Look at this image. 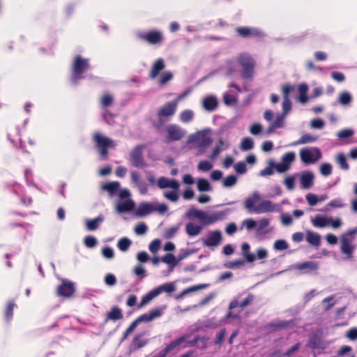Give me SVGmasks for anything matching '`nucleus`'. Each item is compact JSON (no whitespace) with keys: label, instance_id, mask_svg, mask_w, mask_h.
Listing matches in <instances>:
<instances>
[{"label":"nucleus","instance_id":"nucleus-1","mask_svg":"<svg viewBox=\"0 0 357 357\" xmlns=\"http://www.w3.org/2000/svg\"><path fill=\"white\" fill-rule=\"evenodd\" d=\"M225 215V211H216L208 215L206 212L204 211L196 209L194 208H190L185 213V216L189 220L197 218L200 221L201 224L203 225H210L216 222L218 220H221L224 218Z\"/></svg>","mask_w":357,"mask_h":357},{"label":"nucleus","instance_id":"nucleus-2","mask_svg":"<svg viewBox=\"0 0 357 357\" xmlns=\"http://www.w3.org/2000/svg\"><path fill=\"white\" fill-rule=\"evenodd\" d=\"M236 61L242 68L241 77L243 79H250L253 77L255 72V61L252 56L248 53L239 54Z\"/></svg>","mask_w":357,"mask_h":357},{"label":"nucleus","instance_id":"nucleus-3","mask_svg":"<svg viewBox=\"0 0 357 357\" xmlns=\"http://www.w3.org/2000/svg\"><path fill=\"white\" fill-rule=\"evenodd\" d=\"M89 68V59L77 55L74 59L72 68L70 82L73 85H77L79 79H84L82 73Z\"/></svg>","mask_w":357,"mask_h":357},{"label":"nucleus","instance_id":"nucleus-4","mask_svg":"<svg viewBox=\"0 0 357 357\" xmlns=\"http://www.w3.org/2000/svg\"><path fill=\"white\" fill-rule=\"evenodd\" d=\"M321 156V152L317 147H305L300 150L301 160L307 165L316 163Z\"/></svg>","mask_w":357,"mask_h":357},{"label":"nucleus","instance_id":"nucleus-5","mask_svg":"<svg viewBox=\"0 0 357 357\" xmlns=\"http://www.w3.org/2000/svg\"><path fill=\"white\" fill-rule=\"evenodd\" d=\"M93 140L96 148L99 151L102 159H105L108 154L109 144L112 143V139L102 135L100 132H95Z\"/></svg>","mask_w":357,"mask_h":357},{"label":"nucleus","instance_id":"nucleus-6","mask_svg":"<svg viewBox=\"0 0 357 357\" xmlns=\"http://www.w3.org/2000/svg\"><path fill=\"white\" fill-rule=\"evenodd\" d=\"M167 306L165 305L158 306L155 308L151 309L148 312L144 313L139 316L135 321H133L137 326L142 322H149L152 320L161 317Z\"/></svg>","mask_w":357,"mask_h":357},{"label":"nucleus","instance_id":"nucleus-7","mask_svg":"<svg viewBox=\"0 0 357 357\" xmlns=\"http://www.w3.org/2000/svg\"><path fill=\"white\" fill-rule=\"evenodd\" d=\"M137 37L148 42L151 45H158L164 40L162 33L157 29L151 30L146 32H139Z\"/></svg>","mask_w":357,"mask_h":357},{"label":"nucleus","instance_id":"nucleus-8","mask_svg":"<svg viewBox=\"0 0 357 357\" xmlns=\"http://www.w3.org/2000/svg\"><path fill=\"white\" fill-rule=\"evenodd\" d=\"M144 148V144H139L130 153V160L135 167L144 168L146 166L142 155V151Z\"/></svg>","mask_w":357,"mask_h":357},{"label":"nucleus","instance_id":"nucleus-9","mask_svg":"<svg viewBox=\"0 0 357 357\" xmlns=\"http://www.w3.org/2000/svg\"><path fill=\"white\" fill-rule=\"evenodd\" d=\"M211 130L210 128H206L195 134L191 135L190 136V141L194 142L199 139L198 147L207 149L213 142V139L211 137L206 136V135L211 132Z\"/></svg>","mask_w":357,"mask_h":357},{"label":"nucleus","instance_id":"nucleus-10","mask_svg":"<svg viewBox=\"0 0 357 357\" xmlns=\"http://www.w3.org/2000/svg\"><path fill=\"white\" fill-rule=\"evenodd\" d=\"M167 139L169 141H179L186 134L185 130L182 129L176 124H169L166 127Z\"/></svg>","mask_w":357,"mask_h":357},{"label":"nucleus","instance_id":"nucleus-11","mask_svg":"<svg viewBox=\"0 0 357 357\" xmlns=\"http://www.w3.org/2000/svg\"><path fill=\"white\" fill-rule=\"evenodd\" d=\"M75 291V284L67 279H63L61 284L57 288V294L61 297L69 298Z\"/></svg>","mask_w":357,"mask_h":357},{"label":"nucleus","instance_id":"nucleus-12","mask_svg":"<svg viewBox=\"0 0 357 357\" xmlns=\"http://www.w3.org/2000/svg\"><path fill=\"white\" fill-rule=\"evenodd\" d=\"M222 239V233L220 230L209 231L207 236L202 239L203 244L206 247H216Z\"/></svg>","mask_w":357,"mask_h":357},{"label":"nucleus","instance_id":"nucleus-13","mask_svg":"<svg viewBox=\"0 0 357 357\" xmlns=\"http://www.w3.org/2000/svg\"><path fill=\"white\" fill-rule=\"evenodd\" d=\"M281 211L280 204H273L269 200H264L255 208V213L261 214L268 212H279Z\"/></svg>","mask_w":357,"mask_h":357},{"label":"nucleus","instance_id":"nucleus-14","mask_svg":"<svg viewBox=\"0 0 357 357\" xmlns=\"http://www.w3.org/2000/svg\"><path fill=\"white\" fill-rule=\"evenodd\" d=\"M135 208V202L132 199L119 200L115 206L117 213L123 214L132 212Z\"/></svg>","mask_w":357,"mask_h":357},{"label":"nucleus","instance_id":"nucleus-15","mask_svg":"<svg viewBox=\"0 0 357 357\" xmlns=\"http://www.w3.org/2000/svg\"><path fill=\"white\" fill-rule=\"evenodd\" d=\"M176 106L177 100H172L165 103L158 111L157 116L168 119V118L174 114L176 109Z\"/></svg>","mask_w":357,"mask_h":357},{"label":"nucleus","instance_id":"nucleus-16","mask_svg":"<svg viewBox=\"0 0 357 357\" xmlns=\"http://www.w3.org/2000/svg\"><path fill=\"white\" fill-rule=\"evenodd\" d=\"M236 32L242 38L261 37L264 36L263 32L257 28L239 26L236 28Z\"/></svg>","mask_w":357,"mask_h":357},{"label":"nucleus","instance_id":"nucleus-17","mask_svg":"<svg viewBox=\"0 0 357 357\" xmlns=\"http://www.w3.org/2000/svg\"><path fill=\"white\" fill-rule=\"evenodd\" d=\"M307 346L312 349H324L326 347L321 335L315 333L309 336Z\"/></svg>","mask_w":357,"mask_h":357},{"label":"nucleus","instance_id":"nucleus-18","mask_svg":"<svg viewBox=\"0 0 357 357\" xmlns=\"http://www.w3.org/2000/svg\"><path fill=\"white\" fill-rule=\"evenodd\" d=\"M154 211V204L149 202H142L135 211V215L137 217H144Z\"/></svg>","mask_w":357,"mask_h":357},{"label":"nucleus","instance_id":"nucleus-19","mask_svg":"<svg viewBox=\"0 0 357 357\" xmlns=\"http://www.w3.org/2000/svg\"><path fill=\"white\" fill-rule=\"evenodd\" d=\"M142 335H135L128 347V355L130 356L132 353L144 347L147 344V340L141 339Z\"/></svg>","mask_w":357,"mask_h":357},{"label":"nucleus","instance_id":"nucleus-20","mask_svg":"<svg viewBox=\"0 0 357 357\" xmlns=\"http://www.w3.org/2000/svg\"><path fill=\"white\" fill-rule=\"evenodd\" d=\"M104 220L105 216L102 214H100L93 219H86L84 223L86 229L93 231L97 230Z\"/></svg>","mask_w":357,"mask_h":357},{"label":"nucleus","instance_id":"nucleus-21","mask_svg":"<svg viewBox=\"0 0 357 357\" xmlns=\"http://www.w3.org/2000/svg\"><path fill=\"white\" fill-rule=\"evenodd\" d=\"M314 174L310 171H304L301 173L300 177L301 186L303 189H308L312 185L314 182Z\"/></svg>","mask_w":357,"mask_h":357},{"label":"nucleus","instance_id":"nucleus-22","mask_svg":"<svg viewBox=\"0 0 357 357\" xmlns=\"http://www.w3.org/2000/svg\"><path fill=\"white\" fill-rule=\"evenodd\" d=\"M203 107L208 112H213L218 106V101L214 95H209L205 97L202 102Z\"/></svg>","mask_w":357,"mask_h":357},{"label":"nucleus","instance_id":"nucleus-23","mask_svg":"<svg viewBox=\"0 0 357 357\" xmlns=\"http://www.w3.org/2000/svg\"><path fill=\"white\" fill-rule=\"evenodd\" d=\"M294 268L302 271L305 273H310L318 269V264L316 261H307L303 263L297 264L294 266Z\"/></svg>","mask_w":357,"mask_h":357},{"label":"nucleus","instance_id":"nucleus-24","mask_svg":"<svg viewBox=\"0 0 357 357\" xmlns=\"http://www.w3.org/2000/svg\"><path fill=\"white\" fill-rule=\"evenodd\" d=\"M340 244L341 252L346 255L348 258H351L353 257L354 246L351 245V240L349 238H345V237L340 238Z\"/></svg>","mask_w":357,"mask_h":357},{"label":"nucleus","instance_id":"nucleus-25","mask_svg":"<svg viewBox=\"0 0 357 357\" xmlns=\"http://www.w3.org/2000/svg\"><path fill=\"white\" fill-rule=\"evenodd\" d=\"M255 299V296L252 294H249L248 296L241 302H238L237 299H233L229 305V310H233L237 307L241 308H243L248 305H249Z\"/></svg>","mask_w":357,"mask_h":357},{"label":"nucleus","instance_id":"nucleus-26","mask_svg":"<svg viewBox=\"0 0 357 357\" xmlns=\"http://www.w3.org/2000/svg\"><path fill=\"white\" fill-rule=\"evenodd\" d=\"M122 318L123 314L121 310L118 306H114L111 308L110 311L107 312L103 324H105L109 320L115 321Z\"/></svg>","mask_w":357,"mask_h":357},{"label":"nucleus","instance_id":"nucleus-27","mask_svg":"<svg viewBox=\"0 0 357 357\" xmlns=\"http://www.w3.org/2000/svg\"><path fill=\"white\" fill-rule=\"evenodd\" d=\"M260 199V195L258 192L255 191L253 192L252 197H248L245 200V207L250 212L255 213V202Z\"/></svg>","mask_w":357,"mask_h":357},{"label":"nucleus","instance_id":"nucleus-28","mask_svg":"<svg viewBox=\"0 0 357 357\" xmlns=\"http://www.w3.org/2000/svg\"><path fill=\"white\" fill-rule=\"evenodd\" d=\"M153 290L157 296L162 292L171 294L176 290L175 282H170L164 283V284L154 288Z\"/></svg>","mask_w":357,"mask_h":357},{"label":"nucleus","instance_id":"nucleus-29","mask_svg":"<svg viewBox=\"0 0 357 357\" xmlns=\"http://www.w3.org/2000/svg\"><path fill=\"white\" fill-rule=\"evenodd\" d=\"M346 206L341 198H335L328 202L324 208L319 210L321 212H329L333 208H341Z\"/></svg>","mask_w":357,"mask_h":357},{"label":"nucleus","instance_id":"nucleus-30","mask_svg":"<svg viewBox=\"0 0 357 357\" xmlns=\"http://www.w3.org/2000/svg\"><path fill=\"white\" fill-rule=\"evenodd\" d=\"M165 62L163 59L159 58L153 63L151 70L150 71L149 76L151 79L155 78L160 72L165 68Z\"/></svg>","mask_w":357,"mask_h":357},{"label":"nucleus","instance_id":"nucleus-31","mask_svg":"<svg viewBox=\"0 0 357 357\" xmlns=\"http://www.w3.org/2000/svg\"><path fill=\"white\" fill-rule=\"evenodd\" d=\"M298 101L301 102V104H305L308 100V96H307V91H308V86L305 83H303L299 84L298 86Z\"/></svg>","mask_w":357,"mask_h":357},{"label":"nucleus","instance_id":"nucleus-32","mask_svg":"<svg viewBox=\"0 0 357 357\" xmlns=\"http://www.w3.org/2000/svg\"><path fill=\"white\" fill-rule=\"evenodd\" d=\"M6 188L11 193L20 197L24 192V188L17 182L7 183L5 185Z\"/></svg>","mask_w":357,"mask_h":357},{"label":"nucleus","instance_id":"nucleus-33","mask_svg":"<svg viewBox=\"0 0 357 357\" xmlns=\"http://www.w3.org/2000/svg\"><path fill=\"white\" fill-rule=\"evenodd\" d=\"M250 246L248 243H243L241 245L242 255L248 263H252L256 260L255 255L251 253Z\"/></svg>","mask_w":357,"mask_h":357},{"label":"nucleus","instance_id":"nucleus-34","mask_svg":"<svg viewBox=\"0 0 357 357\" xmlns=\"http://www.w3.org/2000/svg\"><path fill=\"white\" fill-rule=\"evenodd\" d=\"M120 188V183L119 181L107 182L102 185V189L109 193L113 197Z\"/></svg>","mask_w":357,"mask_h":357},{"label":"nucleus","instance_id":"nucleus-35","mask_svg":"<svg viewBox=\"0 0 357 357\" xmlns=\"http://www.w3.org/2000/svg\"><path fill=\"white\" fill-rule=\"evenodd\" d=\"M328 217L317 215L314 218H312L311 222L314 227L324 228L328 225Z\"/></svg>","mask_w":357,"mask_h":357},{"label":"nucleus","instance_id":"nucleus-36","mask_svg":"<svg viewBox=\"0 0 357 357\" xmlns=\"http://www.w3.org/2000/svg\"><path fill=\"white\" fill-rule=\"evenodd\" d=\"M306 241L308 243L314 246H319L321 243V236L314 231H307Z\"/></svg>","mask_w":357,"mask_h":357},{"label":"nucleus","instance_id":"nucleus-37","mask_svg":"<svg viewBox=\"0 0 357 357\" xmlns=\"http://www.w3.org/2000/svg\"><path fill=\"white\" fill-rule=\"evenodd\" d=\"M202 230L201 225H197L193 222H188L185 225V231L189 236H196Z\"/></svg>","mask_w":357,"mask_h":357},{"label":"nucleus","instance_id":"nucleus-38","mask_svg":"<svg viewBox=\"0 0 357 357\" xmlns=\"http://www.w3.org/2000/svg\"><path fill=\"white\" fill-rule=\"evenodd\" d=\"M225 63L226 65L225 66L220 67L218 70H225V75L231 77L236 71L235 62L233 60H227Z\"/></svg>","mask_w":357,"mask_h":357},{"label":"nucleus","instance_id":"nucleus-39","mask_svg":"<svg viewBox=\"0 0 357 357\" xmlns=\"http://www.w3.org/2000/svg\"><path fill=\"white\" fill-rule=\"evenodd\" d=\"M197 188L199 192H210L212 190L211 183L204 178H199L197 180Z\"/></svg>","mask_w":357,"mask_h":357},{"label":"nucleus","instance_id":"nucleus-40","mask_svg":"<svg viewBox=\"0 0 357 357\" xmlns=\"http://www.w3.org/2000/svg\"><path fill=\"white\" fill-rule=\"evenodd\" d=\"M161 261L167 264L169 266H171L172 268H174L178 263L177 257L172 253H167L162 257Z\"/></svg>","mask_w":357,"mask_h":357},{"label":"nucleus","instance_id":"nucleus-41","mask_svg":"<svg viewBox=\"0 0 357 357\" xmlns=\"http://www.w3.org/2000/svg\"><path fill=\"white\" fill-rule=\"evenodd\" d=\"M240 148L243 151H247L254 148V141L251 137H246L243 138Z\"/></svg>","mask_w":357,"mask_h":357},{"label":"nucleus","instance_id":"nucleus-42","mask_svg":"<svg viewBox=\"0 0 357 357\" xmlns=\"http://www.w3.org/2000/svg\"><path fill=\"white\" fill-rule=\"evenodd\" d=\"M132 244V241L128 237L120 238L117 243V248L122 252H126Z\"/></svg>","mask_w":357,"mask_h":357},{"label":"nucleus","instance_id":"nucleus-43","mask_svg":"<svg viewBox=\"0 0 357 357\" xmlns=\"http://www.w3.org/2000/svg\"><path fill=\"white\" fill-rule=\"evenodd\" d=\"M238 181V178L234 174H230L224 178L222 180V185L225 188H231L234 186Z\"/></svg>","mask_w":357,"mask_h":357},{"label":"nucleus","instance_id":"nucleus-44","mask_svg":"<svg viewBox=\"0 0 357 357\" xmlns=\"http://www.w3.org/2000/svg\"><path fill=\"white\" fill-rule=\"evenodd\" d=\"M156 296H156L153 289H151L150 291H149L147 294H146L144 296H142L140 303L138 305V308H140V307H143L144 305H146Z\"/></svg>","mask_w":357,"mask_h":357},{"label":"nucleus","instance_id":"nucleus-45","mask_svg":"<svg viewBox=\"0 0 357 357\" xmlns=\"http://www.w3.org/2000/svg\"><path fill=\"white\" fill-rule=\"evenodd\" d=\"M181 225V222H179L177 225H174V226L167 229L164 234L165 238H166V239L172 238L175 236V234L177 233Z\"/></svg>","mask_w":357,"mask_h":357},{"label":"nucleus","instance_id":"nucleus-46","mask_svg":"<svg viewBox=\"0 0 357 357\" xmlns=\"http://www.w3.org/2000/svg\"><path fill=\"white\" fill-rule=\"evenodd\" d=\"M24 178H25L26 183L28 186H32L38 190H40V188H38L37 184L35 183L33 181V172L31 169H26L24 170Z\"/></svg>","mask_w":357,"mask_h":357},{"label":"nucleus","instance_id":"nucleus-47","mask_svg":"<svg viewBox=\"0 0 357 357\" xmlns=\"http://www.w3.org/2000/svg\"><path fill=\"white\" fill-rule=\"evenodd\" d=\"M168 119H165L162 117H158L157 120H151V123L153 128L158 132H160L162 128L165 126V123L166 121H167Z\"/></svg>","mask_w":357,"mask_h":357},{"label":"nucleus","instance_id":"nucleus-48","mask_svg":"<svg viewBox=\"0 0 357 357\" xmlns=\"http://www.w3.org/2000/svg\"><path fill=\"white\" fill-rule=\"evenodd\" d=\"M223 102L227 106H231L237 103V97L226 92L223 95Z\"/></svg>","mask_w":357,"mask_h":357},{"label":"nucleus","instance_id":"nucleus-49","mask_svg":"<svg viewBox=\"0 0 357 357\" xmlns=\"http://www.w3.org/2000/svg\"><path fill=\"white\" fill-rule=\"evenodd\" d=\"M275 161L271 160L268 162V166L261 170L259 173V176H267L273 174L274 173V166Z\"/></svg>","mask_w":357,"mask_h":357},{"label":"nucleus","instance_id":"nucleus-50","mask_svg":"<svg viewBox=\"0 0 357 357\" xmlns=\"http://www.w3.org/2000/svg\"><path fill=\"white\" fill-rule=\"evenodd\" d=\"M337 162L343 170H348L349 166L347 163V158L343 153H340L337 155Z\"/></svg>","mask_w":357,"mask_h":357},{"label":"nucleus","instance_id":"nucleus-51","mask_svg":"<svg viewBox=\"0 0 357 357\" xmlns=\"http://www.w3.org/2000/svg\"><path fill=\"white\" fill-rule=\"evenodd\" d=\"M295 153L290 151L288 153H286L283 155L282 158V162L284 163L289 168H290L291 164L295 160Z\"/></svg>","mask_w":357,"mask_h":357},{"label":"nucleus","instance_id":"nucleus-52","mask_svg":"<svg viewBox=\"0 0 357 357\" xmlns=\"http://www.w3.org/2000/svg\"><path fill=\"white\" fill-rule=\"evenodd\" d=\"M194 113L190 109H185L180 114V120L184 123H188L193 119Z\"/></svg>","mask_w":357,"mask_h":357},{"label":"nucleus","instance_id":"nucleus-53","mask_svg":"<svg viewBox=\"0 0 357 357\" xmlns=\"http://www.w3.org/2000/svg\"><path fill=\"white\" fill-rule=\"evenodd\" d=\"M289 248L288 243L284 239H279L275 241L273 249L278 251H283Z\"/></svg>","mask_w":357,"mask_h":357},{"label":"nucleus","instance_id":"nucleus-54","mask_svg":"<svg viewBox=\"0 0 357 357\" xmlns=\"http://www.w3.org/2000/svg\"><path fill=\"white\" fill-rule=\"evenodd\" d=\"M352 98L351 94L347 91H344L340 94L339 102L342 105H349L351 102Z\"/></svg>","mask_w":357,"mask_h":357},{"label":"nucleus","instance_id":"nucleus-55","mask_svg":"<svg viewBox=\"0 0 357 357\" xmlns=\"http://www.w3.org/2000/svg\"><path fill=\"white\" fill-rule=\"evenodd\" d=\"M354 135V131L351 128H346L337 133V137L341 139H348Z\"/></svg>","mask_w":357,"mask_h":357},{"label":"nucleus","instance_id":"nucleus-56","mask_svg":"<svg viewBox=\"0 0 357 357\" xmlns=\"http://www.w3.org/2000/svg\"><path fill=\"white\" fill-rule=\"evenodd\" d=\"M84 244L88 248H93L98 244L97 238L93 236H87L84 239Z\"/></svg>","mask_w":357,"mask_h":357},{"label":"nucleus","instance_id":"nucleus-57","mask_svg":"<svg viewBox=\"0 0 357 357\" xmlns=\"http://www.w3.org/2000/svg\"><path fill=\"white\" fill-rule=\"evenodd\" d=\"M235 172L240 175L244 174L247 172V166L244 161L236 162L234 165Z\"/></svg>","mask_w":357,"mask_h":357},{"label":"nucleus","instance_id":"nucleus-58","mask_svg":"<svg viewBox=\"0 0 357 357\" xmlns=\"http://www.w3.org/2000/svg\"><path fill=\"white\" fill-rule=\"evenodd\" d=\"M102 291L100 289H86L82 294V298L84 299H90L92 297L95 296V294H101Z\"/></svg>","mask_w":357,"mask_h":357},{"label":"nucleus","instance_id":"nucleus-59","mask_svg":"<svg viewBox=\"0 0 357 357\" xmlns=\"http://www.w3.org/2000/svg\"><path fill=\"white\" fill-rule=\"evenodd\" d=\"M196 252V250L195 249H192V250H189V249H181L180 250V252L179 254L177 255V260H178V262L183 260L184 259H185L186 257H188V256H190V255L195 253Z\"/></svg>","mask_w":357,"mask_h":357},{"label":"nucleus","instance_id":"nucleus-60","mask_svg":"<svg viewBox=\"0 0 357 357\" xmlns=\"http://www.w3.org/2000/svg\"><path fill=\"white\" fill-rule=\"evenodd\" d=\"M173 78V74L170 71H165L162 73L160 77L159 84L160 85H165L169 81Z\"/></svg>","mask_w":357,"mask_h":357},{"label":"nucleus","instance_id":"nucleus-61","mask_svg":"<svg viewBox=\"0 0 357 357\" xmlns=\"http://www.w3.org/2000/svg\"><path fill=\"white\" fill-rule=\"evenodd\" d=\"M116 116V115L115 114H113L108 110H105L102 114V118H103L105 122L107 124L110 125V126L114 124V118Z\"/></svg>","mask_w":357,"mask_h":357},{"label":"nucleus","instance_id":"nucleus-62","mask_svg":"<svg viewBox=\"0 0 357 357\" xmlns=\"http://www.w3.org/2000/svg\"><path fill=\"white\" fill-rule=\"evenodd\" d=\"M333 167L331 164L325 162L320 166V172L324 176H328L332 173Z\"/></svg>","mask_w":357,"mask_h":357},{"label":"nucleus","instance_id":"nucleus-63","mask_svg":"<svg viewBox=\"0 0 357 357\" xmlns=\"http://www.w3.org/2000/svg\"><path fill=\"white\" fill-rule=\"evenodd\" d=\"M15 303L13 301H10L8 303L6 311H5V317L7 321H9L13 318V308L15 306Z\"/></svg>","mask_w":357,"mask_h":357},{"label":"nucleus","instance_id":"nucleus-64","mask_svg":"<svg viewBox=\"0 0 357 357\" xmlns=\"http://www.w3.org/2000/svg\"><path fill=\"white\" fill-rule=\"evenodd\" d=\"M197 168L202 172H208L213 168V164L209 161L202 160L199 162Z\"/></svg>","mask_w":357,"mask_h":357}]
</instances>
